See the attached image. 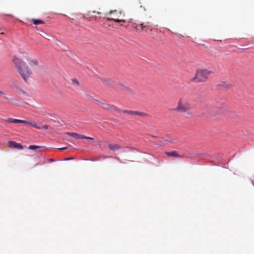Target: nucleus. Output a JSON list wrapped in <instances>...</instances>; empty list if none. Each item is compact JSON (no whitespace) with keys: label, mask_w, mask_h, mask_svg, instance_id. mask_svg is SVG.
Listing matches in <instances>:
<instances>
[{"label":"nucleus","mask_w":254,"mask_h":254,"mask_svg":"<svg viewBox=\"0 0 254 254\" xmlns=\"http://www.w3.org/2000/svg\"><path fill=\"white\" fill-rule=\"evenodd\" d=\"M96 13L97 14H100L101 13L100 12H96L95 11H89L88 15H89V20L91 21L93 19H97V18H100V16H97L96 15H93V14Z\"/></svg>","instance_id":"nucleus-10"},{"label":"nucleus","mask_w":254,"mask_h":254,"mask_svg":"<svg viewBox=\"0 0 254 254\" xmlns=\"http://www.w3.org/2000/svg\"><path fill=\"white\" fill-rule=\"evenodd\" d=\"M28 149L30 150H35L37 149H42L41 151H43L44 149H45V147L44 146H37L35 145H31L29 146Z\"/></svg>","instance_id":"nucleus-15"},{"label":"nucleus","mask_w":254,"mask_h":254,"mask_svg":"<svg viewBox=\"0 0 254 254\" xmlns=\"http://www.w3.org/2000/svg\"><path fill=\"white\" fill-rule=\"evenodd\" d=\"M6 123L18 124V119H15L13 118H8L5 120Z\"/></svg>","instance_id":"nucleus-17"},{"label":"nucleus","mask_w":254,"mask_h":254,"mask_svg":"<svg viewBox=\"0 0 254 254\" xmlns=\"http://www.w3.org/2000/svg\"><path fill=\"white\" fill-rule=\"evenodd\" d=\"M56 40L57 42H59V41H58V40H57V39H56Z\"/></svg>","instance_id":"nucleus-28"},{"label":"nucleus","mask_w":254,"mask_h":254,"mask_svg":"<svg viewBox=\"0 0 254 254\" xmlns=\"http://www.w3.org/2000/svg\"><path fill=\"white\" fill-rule=\"evenodd\" d=\"M27 61L31 67H34L38 65V61L36 59L28 58Z\"/></svg>","instance_id":"nucleus-11"},{"label":"nucleus","mask_w":254,"mask_h":254,"mask_svg":"<svg viewBox=\"0 0 254 254\" xmlns=\"http://www.w3.org/2000/svg\"><path fill=\"white\" fill-rule=\"evenodd\" d=\"M191 109V107L189 101L184 98H180L178 101L177 106L174 109V111L178 113H188Z\"/></svg>","instance_id":"nucleus-4"},{"label":"nucleus","mask_w":254,"mask_h":254,"mask_svg":"<svg viewBox=\"0 0 254 254\" xmlns=\"http://www.w3.org/2000/svg\"><path fill=\"white\" fill-rule=\"evenodd\" d=\"M165 153L169 156H171L176 158H181L182 157V155H180L178 154L177 151H173L171 152H165Z\"/></svg>","instance_id":"nucleus-13"},{"label":"nucleus","mask_w":254,"mask_h":254,"mask_svg":"<svg viewBox=\"0 0 254 254\" xmlns=\"http://www.w3.org/2000/svg\"><path fill=\"white\" fill-rule=\"evenodd\" d=\"M41 128H44V129H47L48 128V125H44L42 127H41Z\"/></svg>","instance_id":"nucleus-22"},{"label":"nucleus","mask_w":254,"mask_h":254,"mask_svg":"<svg viewBox=\"0 0 254 254\" xmlns=\"http://www.w3.org/2000/svg\"><path fill=\"white\" fill-rule=\"evenodd\" d=\"M4 95V92L0 89V96H3Z\"/></svg>","instance_id":"nucleus-23"},{"label":"nucleus","mask_w":254,"mask_h":254,"mask_svg":"<svg viewBox=\"0 0 254 254\" xmlns=\"http://www.w3.org/2000/svg\"><path fill=\"white\" fill-rule=\"evenodd\" d=\"M72 81H73V82L78 84V82H77V81L76 79H73V80H72Z\"/></svg>","instance_id":"nucleus-25"},{"label":"nucleus","mask_w":254,"mask_h":254,"mask_svg":"<svg viewBox=\"0 0 254 254\" xmlns=\"http://www.w3.org/2000/svg\"><path fill=\"white\" fill-rule=\"evenodd\" d=\"M88 97L90 100H93L97 106L104 110H107L110 112L119 113L121 111V110L118 107L107 103L104 100L95 99L91 96H88Z\"/></svg>","instance_id":"nucleus-3"},{"label":"nucleus","mask_w":254,"mask_h":254,"mask_svg":"<svg viewBox=\"0 0 254 254\" xmlns=\"http://www.w3.org/2000/svg\"><path fill=\"white\" fill-rule=\"evenodd\" d=\"M212 73V71L206 69H201L197 70L195 75L192 78L193 82H204L208 79L209 75Z\"/></svg>","instance_id":"nucleus-5"},{"label":"nucleus","mask_w":254,"mask_h":254,"mask_svg":"<svg viewBox=\"0 0 254 254\" xmlns=\"http://www.w3.org/2000/svg\"><path fill=\"white\" fill-rule=\"evenodd\" d=\"M135 29H138V26H136L135 27Z\"/></svg>","instance_id":"nucleus-27"},{"label":"nucleus","mask_w":254,"mask_h":254,"mask_svg":"<svg viewBox=\"0 0 254 254\" xmlns=\"http://www.w3.org/2000/svg\"><path fill=\"white\" fill-rule=\"evenodd\" d=\"M32 21L35 25H38L39 24H43L44 23V21L41 20L32 19Z\"/></svg>","instance_id":"nucleus-19"},{"label":"nucleus","mask_w":254,"mask_h":254,"mask_svg":"<svg viewBox=\"0 0 254 254\" xmlns=\"http://www.w3.org/2000/svg\"><path fill=\"white\" fill-rule=\"evenodd\" d=\"M120 112H122L123 113L126 114L130 116H138L143 118H145L148 116V115L145 113L139 112L138 111L130 110H121Z\"/></svg>","instance_id":"nucleus-6"},{"label":"nucleus","mask_w":254,"mask_h":254,"mask_svg":"<svg viewBox=\"0 0 254 254\" xmlns=\"http://www.w3.org/2000/svg\"><path fill=\"white\" fill-rule=\"evenodd\" d=\"M115 88L118 91H124L127 93H129L131 91L130 88L121 82H119L115 86Z\"/></svg>","instance_id":"nucleus-7"},{"label":"nucleus","mask_w":254,"mask_h":254,"mask_svg":"<svg viewBox=\"0 0 254 254\" xmlns=\"http://www.w3.org/2000/svg\"><path fill=\"white\" fill-rule=\"evenodd\" d=\"M148 22H147L146 23L140 24V27L141 28V29L146 30L148 29V28H147V27H148Z\"/></svg>","instance_id":"nucleus-20"},{"label":"nucleus","mask_w":254,"mask_h":254,"mask_svg":"<svg viewBox=\"0 0 254 254\" xmlns=\"http://www.w3.org/2000/svg\"><path fill=\"white\" fill-rule=\"evenodd\" d=\"M125 13L122 11L112 10L108 13L105 14V18H106L108 21H114L116 22H125L126 20L122 18L125 16Z\"/></svg>","instance_id":"nucleus-2"},{"label":"nucleus","mask_w":254,"mask_h":254,"mask_svg":"<svg viewBox=\"0 0 254 254\" xmlns=\"http://www.w3.org/2000/svg\"><path fill=\"white\" fill-rule=\"evenodd\" d=\"M9 147L12 148H15L19 150H22L24 147L19 143H17L13 141H8V142Z\"/></svg>","instance_id":"nucleus-9"},{"label":"nucleus","mask_w":254,"mask_h":254,"mask_svg":"<svg viewBox=\"0 0 254 254\" xmlns=\"http://www.w3.org/2000/svg\"><path fill=\"white\" fill-rule=\"evenodd\" d=\"M108 147L111 150L115 151L121 148L122 147L117 144L110 143L108 145Z\"/></svg>","instance_id":"nucleus-12"},{"label":"nucleus","mask_w":254,"mask_h":254,"mask_svg":"<svg viewBox=\"0 0 254 254\" xmlns=\"http://www.w3.org/2000/svg\"><path fill=\"white\" fill-rule=\"evenodd\" d=\"M49 161H50V162H54L55 160L54 159H49Z\"/></svg>","instance_id":"nucleus-26"},{"label":"nucleus","mask_w":254,"mask_h":254,"mask_svg":"<svg viewBox=\"0 0 254 254\" xmlns=\"http://www.w3.org/2000/svg\"><path fill=\"white\" fill-rule=\"evenodd\" d=\"M13 62L17 67L18 72L22 78L26 81L31 75V71L26 66L25 64L20 59L14 58Z\"/></svg>","instance_id":"nucleus-1"},{"label":"nucleus","mask_w":254,"mask_h":254,"mask_svg":"<svg viewBox=\"0 0 254 254\" xmlns=\"http://www.w3.org/2000/svg\"><path fill=\"white\" fill-rule=\"evenodd\" d=\"M28 122H27V121H25V120H18V123L24 124H26V125H28Z\"/></svg>","instance_id":"nucleus-21"},{"label":"nucleus","mask_w":254,"mask_h":254,"mask_svg":"<svg viewBox=\"0 0 254 254\" xmlns=\"http://www.w3.org/2000/svg\"><path fill=\"white\" fill-rule=\"evenodd\" d=\"M65 133L74 137V138H75L76 139H82V138H86V139H92V140L94 139V138L91 137L86 136L84 135L78 134V133H75V132H66Z\"/></svg>","instance_id":"nucleus-8"},{"label":"nucleus","mask_w":254,"mask_h":254,"mask_svg":"<svg viewBox=\"0 0 254 254\" xmlns=\"http://www.w3.org/2000/svg\"><path fill=\"white\" fill-rule=\"evenodd\" d=\"M67 148V147H62V148H58L59 150H65Z\"/></svg>","instance_id":"nucleus-24"},{"label":"nucleus","mask_w":254,"mask_h":254,"mask_svg":"<svg viewBox=\"0 0 254 254\" xmlns=\"http://www.w3.org/2000/svg\"><path fill=\"white\" fill-rule=\"evenodd\" d=\"M101 82L103 85L107 86H110L112 85L111 80L110 79H106V78L102 79Z\"/></svg>","instance_id":"nucleus-14"},{"label":"nucleus","mask_w":254,"mask_h":254,"mask_svg":"<svg viewBox=\"0 0 254 254\" xmlns=\"http://www.w3.org/2000/svg\"><path fill=\"white\" fill-rule=\"evenodd\" d=\"M28 125L34 127L38 129H41V127L37 126V124L35 122H29Z\"/></svg>","instance_id":"nucleus-18"},{"label":"nucleus","mask_w":254,"mask_h":254,"mask_svg":"<svg viewBox=\"0 0 254 254\" xmlns=\"http://www.w3.org/2000/svg\"><path fill=\"white\" fill-rule=\"evenodd\" d=\"M211 109L212 107L210 105H206L203 108V110L205 112L206 114H209L211 112Z\"/></svg>","instance_id":"nucleus-16"}]
</instances>
